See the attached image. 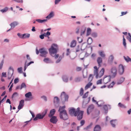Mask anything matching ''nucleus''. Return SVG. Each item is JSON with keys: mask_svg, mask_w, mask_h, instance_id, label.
Segmentation results:
<instances>
[{"mask_svg": "<svg viewBox=\"0 0 131 131\" xmlns=\"http://www.w3.org/2000/svg\"><path fill=\"white\" fill-rule=\"evenodd\" d=\"M65 108V106L60 107L58 111L60 112V118L64 120H66L68 117L66 111L64 109Z\"/></svg>", "mask_w": 131, "mask_h": 131, "instance_id": "nucleus-1", "label": "nucleus"}, {"mask_svg": "<svg viewBox=\"0 0 131 131\" xmlns=\"http://www.w3.org/2000/svg\"><path fill=\"white\" fill-rule=\"evenodd\" d=\"M94 75L95 76L96 78H100L103 75L105 71L104 68H102L99 73V68L96 66H94Z\"/></svg>", "mask_w": 131, "mask_h": 131, "instance_id": "nucleus-2", "label": "nucleus"}, {"mask_svg": "<svg viewBox=\"0 0 131 131\" xmlns=\"http://www.w3.org/2000/svg\"><path fill=\"white\" fill-rule=\"evenodd\" d=\"M58 49V47L57 45L55 44H52L51 48L49 49L51 55L53 57V56H52V54L57 53Z\"/></svg>", "mask_w": 131, "mask_h": 131, "instance_id": "nucleus-3", "label": "nucleus"}, {"mask_svg": "<svg viewBox=\"0 0 131 131\" xmlns=\"http://www.w3.org/2000/svg\"><path fill=\"white\" fill-rule=\"evenodd\" d=\"M78 111V108L75 109L73 108H70L69 110V114L72 116H77Z\"/></svg>", "mask_w": 131, "mask_h": 131, "instance_id": "nucleus-4", "label": "nucleus"}, {"mask_svg": "<svg viewBox=\"0 0 131 131\" xmlns=\"http://www.w3.org/2000/svg\"><path fill=\"white\" fill-rule=\"evenodd\" d=\"M78 111L77 114V118L79 120L81 119L83 117L84 113V111L80 110V108L79 107L78 108Z\"/></svg>", "mask_w": 131, "mask_h": 131, "instance_id": "nucleus-5", "label": "nucleus"}, {"mask_svg": "<svg viewBox=\"0 0 131 131\" xmlns=\"http://www.w3.org/2000/svg\"><path fill=\"white\" fill-rule=\"evenodd\" d=\"M39 51L41 54L40 56L43 57H46V55L48 53L46 49L44 48L40 49Z\"/></svg>", "mask_w": 131, "mask_h": 131, "instance_id": "nucleus-6", "label": "nucleus"}, {"mask_svg": "<svg viewBox=\"0 0 131 131\" xmlns=\"http://www.w3.org/2000/svg\"><path fill=\"white\" fill-rule=\"evenodd\" d=\"M111 72L112 76L115 77L117 73V70L116 67H112L111 69Z\"/></svg>", "mask_w": 131, "mask_h": 131, "instance_id": "nucleus-7", "label": "nucleus"}, {"mask_svg": "<svg viewBox=\"0 0 131 131\" xmlns=\"http://www.w3.org/2000/svg\"><path fill=\"white\" fill-rule=\"evenodd\" d=\"M61 97L62 100L63 98H64V101H67L69 98V96L68 95L65 93V92H62L61 94Z\"/></svg>", "mask_w": 131, "mask_h": 131, "instance_id": "nucleus-8", "label": "nucleus"}, {"mask_svg": "<svg viewBox=\"0 0 131 131\" xmlns=\"http://www.w3.org/2000/svg\"><path fill=\"white\" fill-rule=\"evenodd\" d=\"M47 111L48 110L46 109L42 112L41 115L40 114H38L37 115L38 118L39 119H42L47 113Z\"/></svg>", "mask_w": 131, "mask_h": 131, "instance_id": "nucleus-9", "label": "nucleus"}, {"mask_svg": "<svg viewBox=\"0 0 131 131\" xmlns=\"http://www.w3.org/2000/svg\"><path fill=\"white\" fill-rule=\"evenodd\" d=\"M94 108V105L93 104L89 105L87 109V113L88 114H89L92 111Z\"/></svg>", "mask_w": 131, "mask_h": 131, "instance_id": "nucleus-10", "label": "nucleus"}, {"mask_svg": "<svg viewBox=\"0 0 131 131\" xmlns=\"http://www.w3.org/2000/svg\"><path fill=\"white\" fill-rule=\"evenodd\" d=\"M124 71V68L123 65L121 64L119 65L118 69V72L119 74H122Z\"/></svg>", "mask_w": 131, "mask_h": 131, "instance_id": "nucleus-11", "label": "nucleus"}, {"mask_svg": "<svg viewBox=\"0 0 131 131\" xmlns=\"http://www.w3.org/2000/svg\"><path fill=\"white\" fill-rule=\"evenodd\" d=\"M14 72L13 70L11 68H10L8 73V79L11 78Z\"/></svg>", "mask_w": 131, "mask_h": 131, "instance_id": "nucleus-12", "label": "nucleus"}, {"mask_svg": "<svg viewBox=\"0 0 131 131\" xmlns=\"http://www.w3.org/2000/svg\"><path fill=\"white\" fill-rule=\"evenodd\" d=\"M110 80V76H107L104 78L103 79V82L104 84H106L109 82Z\"/></svg>", "mask_w": 131, "mask_h": 131, "instance_id": "nucleus-13", "label": "nucleus"}, {"mask_svg": "<svg viewBox=\"0 0 131 131\" xmlns=\"http://www.w3.org/2000/svg\"><path fill=\"white\" fill-rule=\"evenodd\" d=\"M25 96L26 98H29L28 100L30 101L33 99V98L32 97V94L31 92H29L26 93Z\"/></svg>", "mask_w": 131, "mask_h": 131, "instance_id": "nucleus-14", "label": "nucleus"}, {"mask_svg": "<svg viewBox=\"0 0 131 131\" xmlns=\"http://www.w3.org/2000/svg\"><path fill=\"white\" fill-rule=\"evenodd\" d=\"M51 117L50 119V122L53 124H56L58 121L56 117L53 116Z\"/></svg>", "mask_w": 131, "mask_h": 131, "instance_id": "nucleus-15", "label": "nucleus"}, {"mask_svg": "<svg viewBox=\"0 0 131 131\" xmlns=\"http://www.w3.org/2000/svg\"><path fill=\"white\" fill-rule=\"evenodd\" d=\"M97 62L99 67H101V64L102 63V58L100 57H99L97 59Z\"/></svg>", "mask_w": 131, "mask_h": 131, "instance_id": "nucleus-16", "label": "nucleus"}, {"mask_svg": "<svg viewBox=\"0 0 131 131\" xmlns=\"http://www.w3.org/2000/svg\"><path fill=\"white\" fill-rule=\"evenodd\" d=\"M56 112V110L54 109L51 110L50 113L48 115V116L50 117H51L54 115Z\"/></svg>", "mask_w": 131, "mask_h": 131, "instance_id": "nucleus-17", "label": "nucleus"}, {"mask_svg": "<svg viewBox=\"0 0 131 131\" xmlns=\"http://www.w3.org/2000/svg\"><path fill=\"white\" fill-rule=\"evenodd\" d=\"M101 128L99 125H96L94 129V131H100Z\"/></svg>", "mask_w": 131, "mask_h": 131, "instance_id": "nucleus-18", "label": "nucleus"}, {"mask_svg": "<svg viewBox=\"0 0 131 131\" xmlns=\"http://www.w3.org/2000/svg\"><path fill=\"white\" fill-rule=\"evenodd\" d=\"M76 41L74 40H73L71 42L70 44V47H75L76 45Z\"/></svg>", "mask_w": 131, "mask_h": 131, "instance_id": "nucleus-19", "label": "nucleus"}, {"mask_svg": "<svg viewBox=\"0 0 131 131\" xmlns=\"http://www.w3.org/2000/svg\"><path fill=\"white\" fill-rule=\"evenodd\" d=\"M18 24V23L17 22L15 21L12 23L10 25V26H11V28H14L15 26H17Z\"/></svg>", "mask_w": 131, "mask_h": 131, "instance_id": "nucleus-20", "label": "nucleus"}, {"mask_svg": "<svg viewBox=\"0 0 131 131\" xmlns=\"http://www.w3.org/2000/svg\"><path fill=\"white\" fill-rule=\"evenodd\" d=\"M92 83L90 82H89L86 85L85 87V90L87 89L88 88H90V86L92 85Z\"/></svg>", "mask_w": 131, "mask_h": 131, "instance_id": "nucleus-21", "label": "nucleus"}, {"mask_svg": "<svg viewBox=\"0 0 131 131\" xmlns=\"http://www.w3.org/2000/svg\"><path fill=\"white\" fill-rule=\"evenodd\" d=\"M53 12H51L46 17V18L49 19L53 16Z\"/></svg>", "mask_w": 131, "mask_h": 131, "instance_id": "nucleus-22", "label": "nucleus"}, {"mask_svg": "<svg viewBox=\"0 0 131 131\" xmlns=\"http://www.w3.org/2000/svg\"><path fill=\"white\" fill-rule=\"evenodd\" d=\"M116 120H113L111 121H110L111 125L113 127H114L115 126V124L116 123Z\"/></svg>", "mask_w": 131, "mask_h": 131, "instance_id": "nucleus-23", "label": "nucleus"}, {"mask_svg": "<svg viewBox=\"0 0 131 131\" xmlns=\"http://www.w3.org/2000/svg\"><path fill=\"white\" fill-rule=\"evenodd\" d=\"M125 78L123 77H122L119 80L118 82L117 83L118 84H120L122 83L124 81Z\"/></svg>", "mask_w": 131, "mask_h": 131, "instance_id": "nucleus-24", "label": "nucleus"}, {"mask_svg": "<svg viewBox=\"0 0 131 131\" xmlns=\"http://www.w3.org/2000/svg\"><path fill=\"white\" fill-rule=\"evenodd\" d=\"M124 59L127 62H129V61L131 62V59L129 58L128 56L125 57L124 56Z\"/></svg>", "mask_w": 131, "mask_h": 131, "instance_id": "nucleus-25", "label": "nucleus"}, {"mask_svg": "<svg viewBox=\"0 0 131 131\" xmlns=\"http://www.w3.org/2000/svg\"><path fill=\"white\" fill-rule=\"evenodd\" d=\"M43 61L46 63H48L51 62V61L50 59L48 58H46L43 60Z\"/></svg>", "mask_w": 131, "mask_h": 131, "instance_id": "nucleus-26", "label": "nucleus"}, {"mask_svg": "<svg viewBox=\"0 0 131 131\" xmlns=\"http://www.w3.org/2000/svg\"><path fill=\"white\" fill-rule=\"evenodd\" d=\"M59 101L58 98L57 96H55L54 98V103H58Z\"/></svg>", "mask_w": 131, "mask_h": 131, "instance_id": "nucleus-27", "label": "nucleus"}, {"mask_svg": "<svg viewBox=\"0 0 131 131\" xmlns=\"http://www.w3.org/2000/svg\"><path fill=\"white\" fill-rule=\"evenodd\" d=\"M36 21L39 23H42L46 21H47V19H43L42 20L40 19H37L36 20Z\"/></svg>", "mask_w": 131, "mask_h": 131, "instance_id": "nucleus-28", "label": "nucleus"}, {"mask_svg": "<svg viewBox=\"0 0 131 131\" xmlns=\"http://www.w3.org/2000/svg\"><path fill=\"white\" fill-rule=\"evenodd\" d=\"M99 53L100 55L102 58L104 57L105 56V55L103 51H100L99 52Z\"/></svg>", "mask_w": 131, "mask_h": 131, "instance_id": "nucleus-29", "label": "nucleus"}, {"mask_svg": "<svg viewBox=\"0 0 131 131\" xmlns=\"http://www.w3.org/2000/svg\"><path fill=\"white\" fill-rule=\"evenodd\" d=\"M82 80V78L81 77H77L76 78L74 81L75 82H77L80 81Z\"/></svg>", "mask_w": 131, "mask_h": 131, "instance_id": "nucleus-30", "label": "nucleus"}, {"mask_svg": "<svg viewBox=\"0 0 131 131\" xmlns=\"http://www.w3.org/2000/svg\"><path fill=\"white\" fill-rule=\"evenodd\" d=\"M115 84V83L114 81H113L109 85H108V88H113V85Z\"/></svg>", "mask_w": 131, "mask_h": 131, "instance_id": "nucleus-31", "label": "nucleus"}, {"mask_svg": "<svg viewBox=\"0 0 131 131\" xmlns=\"http://www.w3.org/2000/svg\"><path fill=\"white\" fill-rule=\"evenodd\" d=\"M92 125L93 123H91L89 125L87 126L86 127L84 128V129L86 130L89 129L91 128Z\"/></svg>", "mask_w": 131, "mask_h": 131, "instance_id": "nucleus-32", "label": "nucleus"}, {"mask_svg": "<svg viewBox=\"0 0 131 131\" xmlns=\"http://www.w3.org/2000/svg\"><path fill=\"white\" fill-rule=\"evenodd\" d=\"M93 77L92 76V74H90L89 75V77L88 81L91 82V81L93 80Z\"/></svg>", "mask_w": 131, "mask_h": 131, "instance_id": "nucleus-33", "label": "nucleus"}, {"mask_svg": "<svg viewBox=\"0 0 131 131\" xmlns=\"http://www.w3.org/2000/svg\"><path fill=\"white\" fill-rule=\"evenodd\" d=\"M87 41L88 44H91L93 41L92 38L91 37H89L88 40Z\"/></svg>", "mask_w": 131, "mask_h": 131, "instance_id": "nucleus-34", "label": "nucleus"}, {"mask_svg": "<svg viewBox=\"0 0 131 131\" xmlns=\"http://www.w3.org/2000/svg\"><path fill=\"white\" fill-rule=\"evenodd\" d=\"M91 29L90 28H88L87 29L86 35L87 36L91 34Z\"/></svg>", "mask_w": 131, "mask_h": 131, "instance_id": "nucleus-35", "label": "nucleus"}, {"mask_svg": "<svg viewBox=\"0 0 131 131\" xmlns=\"http://www.w3.org/2000/svg\"><path fill=\"white\" fill-rule=\"evenodd\" d=\"M8 10V7H5L3 9H1L0 10V11L2 12V13H4L6 12Z\"/></svg>", "mask_w": 131, "mask_h": 131, "instance_id": "nucleus-36", "label": "nucleus"}, {"mask_svg": "<svg viewBox=\"0 0 131 131\" xmlns=\"http://www.w3.org/2000/svg\"><path fill=\"white\" fill-rule=\"evenodd\" d=\"M17 35L19 36V37L21 38H24V36L25 35L22 34H20L19 33H18L17 34Z\"/></svg>", "mask_w": 131, "mask_h": 131, "instance_id": "nucleus-37", "label": "nucleus"}, {"mask_svg": "<svg viewBox=\"0 0 131 131\" xmlns=\"http://www.w3.org/2000/svg\"><path fill=\"white\" fill-rule=\"evenodd\" d=\"M89 92H86L82 96L83 98H86L88 96Z\"/></svg>", "mask_w": 131, "mask_h": 131, "instance_id": "nucleus-38", "label": "nucleus"}, {"mask_svg": "<svg viewBox=\"0 0 131 131\" xmlns=\"http://www.w3.org/2000/svg\"><path fill=\"white\" fill-rule=\"evenodd\" d=\"M118 106L121 108H125L126 106L123 104H122L121 103H119L118 104Z\"/></svg>", "mask_w": 131, "mask_h": 131, "instance_id": "nucleus-39", "label": "nucleus"}, {"mask_svg": "<svg viewBox=\"0 0 131 131\" xmlns=\"http://www.w3.org/2000/svg\"><path fill=\"white\" fill-rule=\"evenodd\" d=\"M84 90L83 88H81L80 91V95L82 96Z\"/></svg>", "mask_w": 131, "mask_h": 131, "instance_id": "nucleus-40", "label": "nucleus"}, {"mask_svg": "<svg viewBox=\"0 0 131 131\" xmlns=\"http://www.w3.org/2000/svg\"><path fill=\"white\" fill-rule=\"evenodd\" d=\"M26 86L25 84L24 83H23L21 84V87L20 88V89H21L23 88H26Z\"/></svg>", "mask_w": 131, "mask_h": 131, "instance_id": "nucleus-41", "label": "nucleus"}, {"mask_svg": "<svg viewBox=\"0 0 131 131\" xmlns=\"http://www.w3.org/2000/svg\"><path fill=\"white\" fill-rule=\"evenodd\" d=\"M92 101L93 102H96V104L98 105L99 106H101L102 105V104H100V105H99V104H98V102H97L94 99V97H93V98H92Z\"/></svg>", "mask_w": 131, "mask_h": 131, "instance_id": "nucleus-42", "label": "nucleus"}, {"mask_svg": "<svg viewBox=\"0 0 131 131\" xmlns=\"http://www.w3.org/2000/svg\"><path fill=\"white\" fill-rule=\"evenodd\" d=\"M63 57L62 56H60L59 57V59L56 61V63H58L61 60Z\"/></svg>", "mask_w": 131, "mask_h": 131, "instance_id": "nucleus-43", "label": "nucleus"}, {"mask_svg": "<svg viewBox=\"0 0 131 131\" xmlns=\"http://www.w3.org/2000/svg\"><path fill=\"white\" fill-rule=\"evenodd\" d=\"M123 44L125 47H126V40L125 39L124 37V36H123Z\"/></svg>", "mask_w": 131, "mask_h": 131, "instance_id": "nucleus-44", "label": "nucleus"}, {"mask_svg": "<svg viewBox=\"0 0 131 131\" xmlns=\"http://www.w3.org/2000/svg\"><path fill=\"white\" fill-rule=\"evenodd\" d=\"M113 56L112 55H111L109 58V60L111 62H112L113 60Z\"/></svg>", "mask_w": 131, "mask_h": 131, "instance_id": "nucleus-45", "label": "nucleus"}, {"mask_svg": "<svg viewBox=\"0 0 131 131\" xmlns=\"http://www.w3.org/2000/svg\"><path fill=\"white\" fill-rule=\"evenodd\" d=\"M24 101L23 100H21L19 102V105H22L23 106L24 105Z\"/></svg>", "mask_w": 131, "mask_h": 131, "instance_id": "nucleus-46", "label": "nucleus"}, {"mask_svg": "<svg viewBox=\"0 0 131 131\" xmlns=\"http://www.w3.org/2000/svg\"><path fill=\"white\" fill-rule=\"evenodd\" d=\"M102 83V79H100L98 80L96 82L97 84H100Z\"/></svg>", "mask_w": 131, "mask_h": 131, "instance_id": "nucleus-47", "label": "nucleus"}, {"mask_svg": "<svg viewBox=\"0 0 131 131\" xmlns=\"http://www.w3.org/2000/svg\"><path fill=\"white\" fill-rule=\"evenodd\" d=\"M23 35H25L24 38H29L30 36V34H24Z\"/></svg>", "mask_w": 131, "mask_h": 131, "instance_id": "nucleus-48", "label": "nucleus"}, {"mask_svg": "<svg viewBox=\"0 0 131 131\" xmlns=\"http://www.w3.org/2000/svg\"><path fill=\"white\" fill-rule=\"evenodd\" d=\"M85 121L84 120H81L80 122V123L81 125V126H83L85 124Z\"/></svg>", "mask_w": 131, "mask_h": 131, "instance_id": "nucleus-49", "label": "nucleus"}, {"mask_svg": "<svg viewBox=\"0 0 131 131\" xmlns=\"http://www.w3.org/2000/svg\"><path fill=\"white\" fill-rule=\"evenodd\" d=\"M92 36L93 37L95 38L97 37V35L96 33H93L92 34Z\"/></svg>", "mask_w": 131, "mask_h": 131, "instance_id": "nucleus-50", "label": "nucleus"}, {"mask_svg": "<svg viewBox=\"0 0 131 131\" xmlns=\"http://www.w3.org/2000/svg\"><path fill=\"white\" fill-rule=\"evenodd\" d=\"M63 81L65 82H67L68 81V79L66 77H63Z\"/></svg>", "mask_w": 131, "mask_h": 131, "instance_id": "nucleus-51", "label": "nucleus"}, {"mask_svg": "<svg viewBox=\"0 0 131 131\" xmlns=\"http://www.w3.org/2000/svg\"><path fill=\"white\" fill-rule=\"evenodd\" d=\"M7 96L6 95H5L3 99L2 100L0 101V105H1V103L3 102L4 100L5 101V100Z\"/></svg>", "mask_w": 131, "mask_h": 131, "instance_id": "nucleus-52", "label": "nucleus"}, {"mask_svg": "<svg viewBox=\"0 0 131 131\" xmlns=\"http://www.w3.org/2000/svg\"><path fill=\"white\" fill-rule=\"evenodd\" d=\"M82 69L81 68L79 67H77L76 69V70L77 71H81Z\"/></svg>", "mask_w": 131, "mask_h": 131, "instance_id": "nucleus-53", "label": "nucleus"}, {"mask_svg": "<svg viewBox=\"0 0 131 131\" xmlns=\"http://www.w3.org/2000/svg\"><path fill=\"white\" fill-rule=\"evenodd\" d=\"M18 71L19 73H21L22 72V68L21 67L18 68Z\"/></svg>", "mask_w": 131, "mask_h": 131, "instance_id": "nucleus-54", "label": "nucleus"}, {"mask_svg": "<svg viewBox=\"0 0 131 131\" xmlns=\"http://www.w3.org/2000/svg\"><path fill=\"white\" fill-rule=\"evenodd\" d=\"M18 95V93L17 92L14 93L12 95V97H15Z\"/></svg>", "mask_w": 131, "mask_h": 131, "instance_id": "nucleus-55", "label": "nucleus"}, {"mask_svg": "<svg viewBox=\"0 0 131 131\" xmlns=\"http://www.w3.org/2000/svg\"><path fill=\"white\" fill-rule=\"evenodd\" d=\"M45 35L44 34H43L40 35L39 37L41 39H43L44 38V36H45Z\"/></svg>", "mask_w": 131, "mask_h": 131, "instance_id": "nucleus-56", "label": "nucleus"}, {"mask_svg": "<svg viewBox=\"0 0 131 131\" xmlns=\"http://www.w3.org/2000/svg\"><path fill=\"white\" fill-rule=\"evenodd\" d=\"M127 13V11L125 12H121V16H123L124 15L126 14Z\"/></svg>", "mask_w": 131, "mask_h": 131, "instance_id": "nucleus-57", "label": "nucleus"}, {"mask_svg": "<svg viewBox=\"0 0 131 131\" xmlns=\"http://www.w3.org/2000/svg\"><path fill=\"white\" fill-rule=\"evenodd\" d=\"M19 80L18 78L15 79L14 80V83L15 84L17 83L18 82Z\"/></svg>", "mask_w": 131, "mask_h": 131, "instance_id": "nucleus-58", "label": "nucleus"}, {"mask_svg": "<svg viewBox=\"0 0 131 131\" xmlns=\"http://www.w3.org/2000/svg\"><path fill=\"white\" fill-rule=\"evenodd\" d=\"M2 75L3 77H6V73L3 72L2 73Z\"/></svg>", "mask_w": 131, "mask_h": 131, "instance_id": "nucleus-59", "label": "nucleus"}, {"mask_svg": "<svg viewBox=\"0 0 131 131\" xmlns=\"http://www.w3.org/2000/svg\"><path fill=\"white\" fill-rule=\"evenodd\" d=\"M61 0H55V3L56 4H58L60 1Z\"/></svg>", "mask_w": 131, "mask_h": 131, "instance_id": "nucleus-60", "label": "nucleus"}, {"mask_svg": "<svg viewBox=\"0 0 131 131\" xmlns=\"http://www.w3.org/2000/svg\"><path fill=\"white\" fill-rule=\"evenodd\" d=\"M45 36H46V35H47L48 36H49L50 35V32H49L48 31H47L46 34L45 33Z\"/></svg>", "mask_w": 131, "mask_h": 131, "instance_id": "nucleus-61", "label": "nucleus"}, {"mask_svg": "<svg viewBox=\"0 0 131 131\" xmlns=\"http://www.w3.org/2000/svg\"><path fill=\"white\" fill-rule=\"evenodd\" d=\"M23 107V106L22 105H19L18 107V109L19 110H20Z\"/></svg>", "mask_w": 131, "mask_h": 131, "instance_id": "nucleus-62", "label": "nucleus"}, {"mask_svg": "<svg viewBox=\"0 0 131 131\" xmlns=\"http://www.w3.org/2000/svg\"><path fill=\"white\" fill-rule=\"evenodd\" d=\"M67 52L66 54L67 55H68L70 53V49H67Z\"/></svg>", "mask_w": 131, "mask_h": 131, "instance_id": "nucleus-63", "label": "nucleus"}, {"mask_svg": "<svg viewBox=\"0 0 131 131\" xmlns=\"http://www.w3.org/2000/svg\"><path fill=\"white\" fill-rule=\"evenodd\" d=\"M13 83H12V85H11L10 86V88H9V91H11L12 90V88L13 87Z\"/></svg>", "mask_w": 131, "mask_h": 131, "instance_id": "nucleus-64", "label": "nucleus"}]
</instances>
